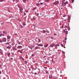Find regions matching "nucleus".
<instances>
[{
    "mask_svg": "<svg viewBox=\"0 0 79 79\" xmlns=\"http://www.w3.org/2000/svg\"><path fill=\"white\" fill-rule=\"evenodd\" d=\"M68 3V1H67V2H65L63 3L62 4V6H65L66 5V4H67V3Z\"/></svg>",
    "mask_w": 79,
    "mask_h": 79,
    "instance_id": "1",
    "label": "nucleus"
},
{
    "mask_svg": "<svg viewBox=\"0 0 79 79\" xmlns=\"http://www.w3.org/2000/svg\"><path fill=\"white\" fill-rule=\"evenodd\" d=\"M3 34H7V32L5 31H3Z\"/></svg>",
    "mask_w": 79,
    "mask_h": 79,
    "instance_id": "13",
    "label": "nucleus"
},
{
    "mask_svg": "<svg viewBox=\"0 0 79 79\" xmlns=\"http://www.w3.org/2000/svg\"><path fill=\"white\" fill-rule=\"evenodd\" d=\"M63 25H62V29H63Z\"/></svg>",
    "mask_w": 79,
    "mask_h": 79,
    "instance_id": "56",
    "label": "nucleus"
},
{
    "mask_svg": "<svg viewBox=\"0 0 79 79\" xmlns=\"http://www.w3.org/2000/svg\"><path fill=\"white\" fill-rule=\"evenodd\" d=\"M48 44H47L45 45L44 46V47L46 48L47 47H48Z\"/></svg>",
    "mask_w": 79,
    "mask_h": 79,
    "instance_id": "16",
    "label": "nucleus"
},
{
    "mask_svg": "<svg viewBox=\"0 0 79 79\" xmlns=\"http://www.w3.org/2000/svg\"><path fill=\"white\" fill-rule=\"evenodd\" d=\"M35 9H36V7H35V8L33 9V10H35Z\"/></svg>",
    "mask_w": 79,
    "mask_h": 79,
    "instance_id": "31",
    "label": "nucleus"
},
{
    "mask_svg": "<svg viewBox=\"0 0 79 79\" xmlns=\"http://www.w3.org/2000/svg\"><path fill=\"white\" fill-rule=\"evenodd\" d=\"M8 56L9 57L10 56V53H9L8 54Z\"/></svg>",
    "mask_w": 79,
    "mask_h": 79,
    "instance_id": "23",
    "label": "nucleus"
},
{
    "mask_svg": "<svg viewBox=\"0 0 79 79\" xmlns=\"http://www.w3.org/2000/svg\"><path fill=\"white\" fill-rule=\"evenodd\" d=\"M4 0H0V2H3Z\"/></svg>",
    "mask_w": 79,
    "mask_h": 79,
    "instance_id": "32",
    "label": "nucleus"
},
{
    "mask_svg": "<svg viewBox=\"0 0 79 79\" xmlns=\"http://www.w3.org/2000/svg\"><path fill=\"white\" fill-rule=\"evenodd\" d=\"M61 47H63V44H61Z\"/></svg>",
    "mask_w": 79,
    "mask_h": 79,
    "instance_id": "39",
    "label": "nucleus"
},
{
    "mask_svg": "<svg viewBox=\"0 0 79 79\" xmlns=\"http://www.w3.org/2000/svg\"><path fill=\"white\" fill-rule=\"evenodd\" d=\"M20 58H23V57H20Z\"/></svg>",
    "mask_w": 79,
    "mask_h": 79,
    "instance_id": "64",
    "label": "nucleus"
},
{
    "mask_svg": "<svg viewBox=\"0 0 79 79\" xmlns=\"http://www.w3.org/2000/svg\"><path fill=\"white\" fill-rule=\"evenodd\" d=\"M54 35H56V34H55Z\"/></svg>",
    "mask_w": 79,
    "mask_h": 79,
    "instance_id": "62",
    "label": "nucleus"
},
{
    "mask_svg": "<svg viewBox=\"0 0 79 79\" xmlns=\"http://www.w3.org/2000/svg\"><path fill=\"white\" fill-rule=\"evenodd\" d=\"M35 50H36V49H39V47H36L35 48Z\"/></svg>",
    "mask_w": 79,
    "mask_h": 79,
    "instance_id": "20",
    "label": "nucleus"
},
{
    "mask_svg": "<svg viewBox=\"0 0 79 79\" xmlns=\"http://www.w3.org/2000/svg\"><path fill=\"white\" fill-rule=\"evenodd\" d=\"M66 15H64L63 16V17H64H64H66Z\"/></svg>",
    "mask_w": 79,
    "mask_h": 79,
    "instance_id": "30",
    "label": "nucleus"
},
{
    "mask_svg": "<svg viewBox=\"0 0 79 79\" xmlns=\"http://www.w3.org/2000/svg\"><path fill=\"white\" fill-rule=\"evenodd\" d=\"M0 42H2V41L1 40H0Z\"/></svg>",
    "mask_w": 79,
    "mask_h": 79,
    "instance_id": "51",
    "label": "nucleus"
},
{
    "mask_svg": "<svg viewBox=\"0 0 79 79\" xmlns=\"http://www.w3.org/2000/svg\"><path fill=\"white\" fill-rule=\"evenodd\" d=\"M9 40H7V41H8H8H9Z\"/></svg>",
    "mask_w": 79,
    "mask_h": 79,
    "instance_id": "61",
    "label": "nucleus"
},
{
    "mask_svg": "<svg viewBox=\"0 0 79 79\" xmlns=\"http://www.w3.org/2000/svg\"><path fill=\"white\" fill-rule=\"evenodd\" d=\"M15 1V0H13V1L14 2Z\"/></svg>",
    "mask_w": 79,
    "mask_h": 79,
    "instance_id": "53",
    "label": "nucleus"
},
{
    "mask_svg": "<svg viewBox=\"0 0 79 79\" xmlns=\"http://www.w3.org/2000/svg\"><path fill=\"white\" fill-rule=\"evenodd\" d=\"M23 8L22 7H21L19 9V10H20V12L21 13H23V11H22V10H23Z\"/></svg>",
    "mask_w": 79,
    "mask_h": 79,
    "instance_id": "4",
    "label": "nucleus"
},
{
    "mask_svg": "<svg viewBox=\"0 0 79 79\" xmlns=\"http://www.w3.org/2000/svg\"><path fill=\"white\" fill-rule=\"evenodd\" d=\"M40 5H43V3H40Z\"/></svg>",
    "mask_w": 79,
    "mask_h": 79,
    "instance_id": "34",
    "label": "nucleus"
},
{
    "mask_svg": "<svg viewBox=\"0 0 79 79\" xmlns=\"http://www.w3.org/2000/svg\"><path fill=\"white\" fill-rule=\"evenodd\" d=\"M0 36L2 37V34H0Z\"/></svg>",
    "mask_w": 79,
    "mask_h": 79,
    "instance_id": "50",
    "label": "nucleus"
},
{
    "mask_svg": "<svg viewBox=\"0 0 79 79\" xmlns=\"http://www.w3.org/2000/svg\"><path fill=\"white\" fill-rule=\"evenodd\" d=\"M68 31H66L65 33L66 34H68Z\"/></svg>",
    "mask_w": 79,
    "mask_h": 79,
    "instance_id": "29",
    "label": "nucleus"
},
{
    "mask_svg": "<svg viewBox=\"0 0 79 79\" xmlns=\"http://www.w3.org/2000/svg\"><path fill=\"white\" fill-rule=\"evenodd\" d=\"M2 72H1V71H0V74H1Z\"/></svg>",
    "mask_w": 79,
    "mask_h": 79,
    "instance_id": "58",
    "label": "nucleus"
},
{
    "mask_svg": "<svg viewBox=\"0 0 79 79\" xmlns=\"http://www.w3.org/2000/svg\"><path fill=\"white\" fill-rule=\"evenodd\" d=\"M43 33H45V32H47V31H45L44 30H43Z\"/></svg>",
    "mask_w": 79,
    "mask_h": 79,
    "instance_id": "19",
    "label": "nucleus"
},
{
    "mask_svg": "<svg viewBox=\"0 0 79 79\" xmlns=\"http://www.w3.org/2000/svg\"><path fill=\"white\" fill-rule=\"evenodd\" d=\"M27 0H23V2H26Z\"/></svg>",
    "mask_w": 79,
    "mask_h": 79,
    "instance_id": "27",
    "label": "nucleus"
},
{
    "mask_svg": "<svg viewBox=\"0 0 79 79\" xmlns=\"http://www.w3.org/2000/svg\"><path fill=\"white\" fill-rule=\"evenodd\" d=\"M65 2V0H62V4H63Z\"/></svg>",
    "mask_w": 79,
    "mask_h": 79,
    "instance_id": "17",
    "label": "nucleus"
},
{
    "mask_svg": "<svg viewBox=\"0 0 79 79\" xmlns=\"http://www.w3.org/2000/svg\"><path fill=\"white\" fill-rule=\"evenodd\" d=\"M65 27H66V28H68V27H67V26L65 25Z\"/></svg>",
    "mask_w": 79,
    "mask_h": 79,
    "instance_id": "37",
    "label": "nucleus"
},
{
    "mask_svg": "<svg viewBox=\"0 0 79 79\" xmlns=\"http://www.w3.org/2000/svg\"><path fill=\"white\" fill-rule=\"evenodd\" d=\"M6 48L8 49H11V47L10 46H7L6 47Z\"/></svg>",
    "mask_w": 79,
    "mask_h": 79,
    "instance_id": "10",
    "label": "nucleus"
},
{
    "mask_svg": "<svg viewBox=\"0 0 79 79\" xmlns=\"http://www.w3.org/2000/svg\"><path fill=\"white\" fill-rule=\"evenodd\" d=\"M32 56H34V54H33L31 55Z\"/></svg>",
    "mask_w": 79,
    "mask_h": 79,
    "instance_id": "33",
    "label": "nucleus"
},
{
    "mask_svg": "<svg viewBox=\"0 0 79 79\" xmlns=\"http://www.w3.org/2000/svg\"><path fill=\"white\" fill-rule=\"evenodd\" d=\"M52 63H53V59H52Z\"/></svg>",
    "mask_w": 79,
    "mask_h": 79,
    "instance_id": "46",
    "label": "nucleus"
},
{
    "mask_svg": "<svg viewBox=\"0 0 79 79\" xmlns=\"http://www.w3.org/2000/svg\"><path fill=\"white\" fill-rule=\"evenodd\" d=\"M36 5L37 6H39V4L38 3H36Z\"/></svg>",
    "mask_w": 79,
    "mask_h": 79,
    "instance_id": "28",
    "label": "nucleus"
},
{
    "mask_svg": "<svg viewBox=\"0 0 79 79\" xmlns=\"http://www.w3.org/2000/svg\"><path fill=\"white\" fill-rule=\"evenodd\" d=\"M63 33H65V30H64Z\"/></svg>",
    "mask_w": 79,
    "mask_h": 79,
    "instance_id": "40",
    "label": "nucleus"
},
{
    "mask_svg": "<svg viewBox=\"0 0 79 79\" xmlns=\"http://www.w3.org/2000/svg\"><path fill=\"white\" fill-rule=\"evenodd\" d=\"M38 40H39V42H41V40H40L38 39Z\"/></svg>",
    "mask_w": 79,
    "mask_h": 79,
    "instance_id": "25",
    "label": "nucleus"
},
{
    "mask_svg": "<svg viewBox=\"0 0 79 79\" xmlns=\"http://www.w3.org/2000/svg\"><path fill=\"white\" fill-rule=\"evenodd\" d=\"M18 20H19V21H21V20H20V19H18Z\"/></svg>",
    "mask_w": 79,
    "mask_h": 79,
    "instance_id": "48",
    "label": "nucleus"
},
{
    "mask_svg": "<svg viewBox=\"0 0 79 79\" xmlns=\"http://www.w3.org/2000/svg\"><path fill=\"white\" fill-rule=\"evenodd\" d=\"M58 79V78L56 77V78H52V79Z\"/></svg>",
    "mask_w": 79,
    "mask_h": 79,
    "instance_id": "35",
    "label": "nucleus"
},
{
    "mask_svg": "<svg viewBox=\"0 0 79 79\" xmlns=\"http://www.w3.org/2000/svg\"><path fill=\"white\" fill-rule=\"evenodd\" d=\"M45 5L46 6H47V4H45Z\"/></svg>",
    "mask_w": 79,
    "mask_h": 79,
    "instance_id": "60",
    "label": "nucleus"
},
{
    "mask_svg": "<svg viewBox=\"0 0 79 79\" xmlns=\"http://www.w3.org/2000/svg\"><path fill=\"white\" fill-rule=\"evenodd\" d=\"M11 60H13V58H11Z\"/></svg>",
    "mask_w": 79,
    "mask_h": 79,
    "instance_id": "63",
    "label": "nucleus"
},
{
    "mask_svg": "<svg viewBox=\"0 0 79 79\" xmlns=\"http://www.w3.org/2000/svg\"><path fill=\"white\" fill-rule=\"evenodd\" d=\"M24 15H26V13H24Z\"/></svg>",
    "mask_w": 79,
    "mask_h": 79,
    "instance_id": "49",
    "label": "nucleus"
},
{
    "mask_svg": "<svg viewBox=\"0 0 79 79\" xmlns=\"http://www.w3.org/2000/svg\"><path fill=\"white\" fill-rule=\"evenodd\" d=\"M44 68H45V69H47V67H44Z\"/></svg>",
    "mask_w": 79,
    "mask_h": 79,
    "instance_id": "43",
    "label": "nucleus"
},
{
    "mask_svg": "<svg viewBox=\"0 0 79 79\" xmlns=\"http://www.w3.org/2000/svg\"><path fill=\"white\" fill-rule=\"evenodd\" d=\"M19 0H16V2H18Z\"/></svg>",
    "mask_w": 79,
    "mask_h": 79,
    "instance_id": "36",
    "label": "nucleus"
},
{
    "mask_svg": "<svg viewBox=\"0 0 79 79\" xmlns=\"http://www.w3.org/2000/svg\"><path fill=\"white\" fill-rule=\"evenodd\" d=\"M49 77H50V78H52V75H51L49 76Z\"/></svg>",
    "mask_w": 79,
    "mask_h": 79,
    "instance_id": "24",
    "label": "nucleus"
},
{
    "mask_svg": "<svg viewBox=\"0 0 79 79\" xmlns=\"http://www.w3.org/2000/svg\"><path fill=\"white\" fill-rule=\"evenodd\" d=\"M17 42L18 43V44H21V43L19 41H17Z\"/></svg>",
    "mask_w": 79,
    "mask_h": 79,
    "instance_id": "22",
    "label": "nucleus"
},
{
    "mask_svg": "<svg viewBox=\"0 0 79 79\" xmlns=\"http://www.w3.org/2000/svg\"><path fill=\"white\" fill-rule=\"evenodd\" d=\"M22 59L23 60V61H24V58H22Z\"/></svg>",
    "mask_w": 79,
    "mask_h": 79,
    "instance_id": "38",
    "label": "nucleus"
},
{
    "mask_svg": "<svg viewBox=\"0 0 79 79\" xmlns=\"http://www.w3.org/2000/svg\"><path fill=\"white\" fill-rule=\"evenodd\" d=\"M59 3V2H58V1H57L53 3V4H54V5H56L58 4Z\"/></svg>",
    "mask_w": 79,
    "mask_h": 79,
    "instance_id": "2",
    "label": "nucleus"
},
{
    "mask_svg": "<svg viewBox=\"0 0 79 79\" xmlns=\"http://www.w3.org/2000/svg\"><path fill=\"white\" fill-rule=\"evenodd\" d=\"M48 37H51L49 36V37H46V38H48Z\"/></svg>",
    "mask_w": 79,
    "mask_h": 79,
    "instance_id": "57",
    "label": "nucleus"
},
{
    "mask_svg": "<svg viewBox=\"0 0 79 79\" xmlns=\"http://www.w3.org/2000/svg\"><path fill=\"white\" fill-rule=\"evenodd\" d=\"M57 46H58L59 47L60 46V45H59V44H56L55 45V47H56Z\"/></svg>",
    "mask_w": 79,
    "mask_h": 79,
    "instance_id": "21",
    "label": "nucleus"
},
{
    "mask_svg": "<svg viewBox=\"0 0 79 79\" xmlns=\"http://www.w3.org/2000/svg\"><path fill=\"white\" fill-rule=\"evenodd\" d=\"M37 73H35V74H37Z\"/></svg>",
    "mask_w": 79,
    "mask_h": 79,
    "instance_id": "55",
    "label": "nucleus"
},
{
    "mask_svg": "<svg viewBox=\"0 0 79 79\" xmlns=\"http://www.w3.org/2000/svg\"><path fill=\"white\" fill-rule=\"evenodd\" d=\"M10 42H9V43H6L5 44L6 45H9V44H10Z\"/></svg>",
    "mask_w": 79,
    "mask_h": 79,
    "instance_id": "18",
    "label": "nucleus"
},
{
    "mask_svg": "<svg viewBox=\"0 0 79 79\" xmlns=\"http://www.w3.org/2000/svg\"><path fill=\"white\" fill-rule=\"evenodd\" d=\"M67 40V38H66L65 39V40Z\"/></svg>",
    "mask_w": 79,
    "mask_h": 79,
    "instance_id": "45",
    "label": "nucleus"
},
{
    "mask_svg": "<svg viewBox=\"0 0 79 79\" xmlns=\"http://www.w3.org/2000/svg\"><path fill=\"white\" fill-rule=\"evenodd\" d=\"M35 18H34L33 19V20H35Z\"/></svg>",
    "mask_w": 79,
    "mask_h": 79,
    "instance_id": "54",
    "label": "nucleus"
},
{
    "mask_svg": "<svg viewBox=\"0 0 79 79\" xmlns=\"http://www.w3.org/2000/svg\"><path fill=\"white\" fill-rule=\"evenodd\" d=\"M21 28L22 29V28H23V26H21Z\"/></svg>",
    "mask_w": 79,
    "mask_h": 79,
    "instance_id": "44",
    "label": "nucleus"
},
{
    "mask_svg": "<svg viewBox=\"0 0 79 79\" xmlns=\"http://www.w3.org/2000/svg\"><path fill=\"white\" fill-rule=\"evenodd\" d=\"M3 42H6V39L5 38H3L2 39Z\"/></svg>",
    "mask_w": 79,
    "mask_h": 79,
    "instance_id": "3",
    "label": "nucleus"
},
{
    "mask_svg": "<svg viewBox=\"0 0 79 79\" xmlns=\"http://www.w3.org/2000/svg\"><path fill=\"white\" fill-rule=\"evenodd\" d=\"M29 71H31V69H29Z\"/></svg>",
    "mask_w": 79,
    "mask_h": 79,
    "instance_id": "59",
    "label": "nucleus"
},
{
    "mask_svg": "<svg viewBox=\"0 0 79 79\" xmlns=\"http://www.w3.org/2000/svg\"><path fill=\"white\" fill-rule=\"evenodd\" d=\"M39 14H37V15H36V16H39Z\"/></svg>",
    "mask_w": 79,
    "mask_h": 79,
    "instance_id": "47",
    "label": "nucleus"
},
{
    "mask_svg": "<svg viewBox=\"0 0 79 79\" xmlns=\"http://www.w3.org/2000/svg\"><path fill=\"white\" fill-rule=\"evenodd\" d=\"M48 61H46L45 62L46 64H47V63H48Z\"/></svg>",
    "mask_w": 79,
    "mask_h": 79,
    "instance_id": "26",
    "label": "nucleus"
},
{
    "mask_svg": "<svg viewBox=\"0 0 79 79\" xmlns=\"http://www.w3.org/2000/svg\"><path fill=\"white\" fill-rule=\"evenodd\" d=\"M23 50V49H22V50H21L20 51V53H22Z\"/></svg>",
    "mask_w": 79,
    "mask_h": 79,
    "instance_id": "14",
    "label": "nucleus"
},
{
    "mask_svg": "<svg viewBox=\"0 0 79 79\" xmlns=\"http://www.w3.org/2000/svg\"><path fill=\"white\" fill-rule=\"evenodd\" d=\"M11 45H12V46H13V45H14V44L12 43V44H11Z\"/></svg>",
    "mask_w": 79,
    "mask_h": 79,
    "instance_id": "41",
    "label": "nucleus"
},
{
    "mask_svg": "<svg viewBox=\"0 0 79 79\" xmlns=\"http://www.w3.org/2000/svg\"><path fill=\"white\" fill-rule=\"evenodd\" d=\"M72 2L73 3V2H74V0H72Z\"/></svg>",
    "mask_w": 79,
    "mask_h": 79,
    "instance_id": "42",
    "label": "nucleus"
},
{
    "mask_svg": "<svg viewBox=\"0 0 79 79\" xmlns=\"http://www.w3.org/2000/svg\"><path fill=\"white\" fill-rule=\"evenodd\" d=\"M44 2H49V0H45L44 1Z\"/></svg>",
    "mask_w": 79,
    "mask_h": 79,
    "instance_id": "15",
    "label": "nucleus"
},
{
    "mask_svg": "<svg viewBox=\"0 0 79 79\" xmlns=\"http://www.w3.org/2000/svg\"><path fill=\"white\" fill-rule=\"evenodd\" d=\"M12 48L13 49V50H17V48H15V47L13 46V47H12Z\"/></svg>",
    "mask_w": 79,
    "mask_h": 79,
    "instance_id": "6",
    "label": "nucleus"
},
{
    "mask_svg": "<svg viewBox=\"0 0 79 79\" xmlns=\"http://www.w3.org/2000/svg\"><path fill=\"white\" fill-rule=\"evenodd\" d=\"M23 26H26V22H24L23 23Z\"/></svg>",
    "mask_w": 79,
    "mask_h": 79,
    "instance_id": "12",
    "label": "nucleus"
},
{
    "mask_svg": "<svg viewBox=\"0 0 79 79\" xmlns=\"http://www.w3.org/2000/svg\"><path fill=\"white\" fill-rule=\"evenodd\" d=\"M54 45H55V44H51L50 45V47H53V46H54Z\"/></svg>",
    "mask_w": 79,
    "mask_h": 79,
    "instance_id": "11",
    "label": "nucleus"
},
{
    "mask_svg": "<svg viewBox=\"0 0 79 79\" xmlns=\"http://www.w3.org/2000/svg\"><path fill=\"white\" fill-rule=\"evenodd\" d=\"M10 38H11V37L9 35L7 36V38L8 39L10 40Z\"/></svg>",
    "mask_w": 79,
    "mask_h": 79,
    "instance_id": "8",
    "label": "nucleus"
},
{
    "mask_svg": "<svg viewBox=\"0 0 79 79\" xmlns=\"http://www.w3.org/2000/svg\"><path fill=\"white\" fill-rule=\"evenodd\" d=\"M22 47H23L21 46H19L17 47V48H19V49H20L21 48H22Z\"/></svg>",
    "mask_w": 79,
    "mask_h": 79,
    "instance_id": "5",
    "label": "nucleus"
},
{
    "mask_svg": "<svg viewBox=\"0 0 79 79\" xmlns=\"http://www.w3.org/2000/svg\"><path fill=\"white\" fill-rule=\"evenodd\" d=\"M70 19H71V17H70V16H68V21L69 23V22H70V21H69V20H70Z\"/></svg>",
    "mask_w": 79,
    "mask_h": 79,
    "instance_id": "7",
    "label": "nucleus"
},
{
    "mask_svg": "<svg viewBox=\"0 0 79 79\" xmlns=\"http://www.w3.org/2000/svg\"><path fill=\"white\" fill-rule=\"evenodd\" d=\"M50 37L52 39H53V38H52V37Z\"/></svg>",
    "mask_w": 79,
    "mask_h": 79,
    "instance_id": "52",
    "label": "nucleus"
},
{
    "mask_svg": "<svg viewBox=\"0 0 79 79\" xmlns=\"http://www.w3.org/2000/svg\"><path fill=\"white\" fill-rule=\"evenodd\" d=\"M38 46H40V47H42L43 46V45L42 44H37Z\"/></svg>",
    "mask_w": 79,
    "mask_h": 79,
    "instance_id": "9",
    "label": "nucleus"
}]
</instances>
